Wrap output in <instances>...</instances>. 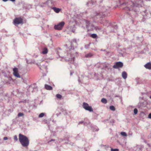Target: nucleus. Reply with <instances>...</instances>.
<instances>
[{
	"instance_id": "obj_44",
	"label": "nucleus",
	"mask_w": 151,
	"mask_h": 151,
	"mask_svg": "<svg viewBox=\"0 0 151 151\" xmlns=\"http://www.w3.org/2000/svg\"><path fill=\"white\" fill-rule=\"evenodd\" d=\"M84 125H86L87 124V122L84 123L83 124Z\"/></svg>"
},
{
	"instance_id": "obj_32",
	"label": "nucleus",
	"mask_w": 151,
	"mask_h": 151,
	"mask_svg": "<svg viewBox=\"0 0 151 151\" xmlns=\"http://www.w3.org/2000/svg\"><path fill=\"white\" fill-rule=\"evenodd\" d=\"M111 151H119V149H113L111 148Z\"/></svg>"
},
{
	"instance_id": "obj_40",
	"label": "nucleus",
	"mask_w": 151,
	"mask_h": 151,
	"mask_svg": "<svg viewBox=\"0 0 151 151\" xmlns=\"http://www.w3.org/2000/svg\"><path fill=\"white\" fill-rule=\"evenodd\" d=\"M26 62L28 64H29V63H31L30 62H29L28 61V60H27V59H26Z\"/></svg>"
},
{
	"instance_id": "obj_52",
	"label": "nucleus",
	"mask_w": 151,
	"mask_h": 151,
	"mask_svg": "<svg viewBox=\"0 0 151 151\" xmlns=\"http://www.w3.org/2000/svg\"><path fill=\"white\" fill-rule=\"evenodd\" d=\"M28 112H30V111H29Z\"/></svg>"
},
{
	"instance_id": "obj_23",
	"label": "nucleus",
	"mask_w": 151,
	"mask_h": 151,
	"mask_svg": "<svg viewBox=\"0 0 151 151\" xmlns=\"http://www.w3.org/2000/svg\"><path fill=\"white\" fill-rule=\"evenodd\" d=\"M109 108L112 111H114L115 110V107L113 106H110Z\"/></svg>"
},
{
	"instance_id": "obj_15",
	"label": "nucleus",
	"mask_w": 151,
	"mask_h": 151,
	"mask_svg": "<svg viewBox=\"0 0 151 151\" xmlns=\"http://www.w3.org/2000/svg\"><path fill=\"white\" fill-rule=\"evenodd\" d=\"M45 88L47 90H51L52 89V87L50 86L45 84Z\"/></svg>"
},
{
	"instance_id": "obj_8",
	"label": "nucleus",
	"mask_w": 151,
	"mask_h": 151,
	"mask_svg": "<svg viewBox=\"0 0 151 151\" xmlns=\"http://www.w3.org/2000/svg\"><path fill=\"white\" fill-rule=\"evenodd\" d=\"M47 143L50 145H52L54 143L57 144V141L55 138H52L48 139Z\"/></svg>"
},
{
	"instance_id": "obj_51",
	"label": "nucleus",
	"mask_w": 151,
	"mask_h": 151,
	"mask_svg": "<svg viewBox=\"0 0 151 151\" xmlns=\"http://www.w3.org/2000/svg\"><path fill=\"white\" fill-rule=\"evenodd\" d=\"M40 69L41 70V68L40 67Z\"/></svg>"
},
{
	"instance_id": "obj_29",
	"label": "nucleus",
	"mask_w": 151,
	"mask_h": 151,
	"mask_svg": "<svg viewBox=\"0 0 151 151\" xmlns=\"http://www.w3.org/2000/svg\"><path fill=\"white\" fill-rule=\"evenodd\" d=\"M138 112L137 109L136 108H135L134 110V114H136Z\"/></svg>"
},
{
	"instance_id": "obj_12",
	"label": "nucleus",
	"mask_w": 151,
	"mask_h": 151,
	"mask_svg": "<svg viewBox=\"0 0 151 151\" xmlns=\"http://www.w3.org/2000/svg\"><path fill=\"white\" fill-rule=\"evenodd\" d=\"M51 9L53 10L56 13H58L61 10V9L56 7H52Z\"/></svg>"
},
{
	"instance_id": "obj_34",
	"label": "nucleus",
	"mask_w": 151,
	"mask_h": 151,
	"mask_svg": "<svg viewBox=\"0 0 151 151\" xmlns=\"http://www.w3.org/2000/svg\"><path fill=\"white\" fill-rule=\"evenodd\" d=\"M33 89V88L31 87H29L28 89V91H30V90H32Z\"/></svg>"
},
{
	"instance_id": "obj_43",
	"label": "nucleus",
	"mask_w": 151,
	"mask_h": 151,
	"mask_svg": "<svg viewBox=\"0 0 151 151\" xmlns=\"http://www.w3.org/2000/svg\"><path fill=\"white\" fill-rule=\"evenodd\" d=\"M114 28H117V26L116 25H115L114 27Z\"/></svg>"
},
{
	"instance_id": "obj_50",
	"label": "nucleus",
	"mask_w": 151,
	"mask_h": 151,
	"mask_svg": "<svg viewBox=\"0 0 151 151\" xmlns=\"http://www.w3.org/2000/svg\"><path fill=\"white\" fill-rule=\"evenodd\" d=\"M150 97L151 99V96H150Z\"/></svg>"
},
{
	"instance_id": "obj_36",
	"label": "nucleus",
	"mask_w": 151,
	"mask_h": 151,
	"mask_svg": "<svg viewBox=\"0 0 151 151\" xmlns=\"http://www.w3.org/2000/svg\"><path fill=\"white\" fill-rule=\"evenodd\" d=\"M59 142H61L63 141L64 140V139H62L60 138L59 139Z\"/></svg>"
},
{
	"instance_id": "obj_9",
	"label": "nucleus",
	"mask_w": 151,
	"mask_h": 151,
	"mask_svg": "<svg viewBox=\"0 0 151 151\" xmlns=\"http://www.w3.org/2000/svg\"><path fill=\"white\" fill-rule=\"evenodd\" d=\"M101 1H100L99 0H91V1H89L87 3L86 5L88 6H91L94 4L96 2H100L101 3Z\"/></svg>"
},
{
	"instance_id": "obj_25",
	"label": "nucleus",
	"mask_w": 151,
	"mask_h": 151,
	"mask_svg": "<svg viewBox=\"0 0 151 151\" xmlns=\"http://www.w3.org/2000/svg\"><path fill=\"white\" fill-rule=\"evenodd\" d=\"M120 134L123 136L125 137L127 136L126 133L124 132H122Z\"/></svg>"
},
{
	"instance_id": "obj_7",
	"label": "nucleus",
	"mask_w": 151,
	"mask_h": 151,
	"mask_svg": "<svg viewBox=\"0 0 151 151\" xmlns=\"http://www.w3.org/2000/svg\"><path fill=\"white\" fill-rule=\"evenodd\" d=\"M123 63L121 62H116V64L114 65L113 67L114 68L117 69L119 68H121L123 67Z\"/></svg>"
},
{
	"instance_id": "obj_48",
	"label": "nucleus",
	"mask_w": 151,
	"mask_h": 151,
	"mask_svg": "<svg viewBox=\"0 0 151 151\" xmlns=\"http://www.w3.org/2000/svg\"><path fill=\"white\" fill-rule=\"evenodd\" d=\"M78 82H80V78H78Z\"/></svg>"
},
{
	"instance_id": "obj_30",
	"label": "nucleus",
	"mask_w": 151,
	"mask_h": 151,
	"mask_svg": "<svg viewBox=\"0 0 151 151\" xmlns=\"http://www.w3.org/2000/svg\"><path fill=\"white\" fill-rule=\"evenodd\" d=\"M33 64H36L38 67L40 66V63H37L36 62H34Z\"/></svg>"
},
{
	"instance_id": "obj_28",
	"label": "nucleus",
	"mask_w": 151,
	"mask_h": 151,
	"mask_svg": "<svg viewBox=\"0 0 151 151\" xmlns=\"http://www.w3.org/2000/svg\"><path fill=\"white\" fill-rule=\"evenodd\" d=\"M44 115H45V114L44 113H42L39 114V117L40 118L44 116Z\"/></svg>"
},
{
	"instance_id": "obj_20",
	"label": "nucleus",
	"mask_w": 151,
	"mask_h": 151,
	"mask_svg": "<svg viewBox=\"0 0 151 151\" xmlns=\"http://www.w3.org/2000/svg\"><path fill=\"white\" fill-rule=\"evenodd\" d=\"M90 125L91 129L93 131H98L99 130V129L98 128H94L93 126H92V125Z\"/></svg>"
},
{
	"instance_id": "obj_54",
	"label": "nucleus",
	"mask_w": 151,
	"mask_h": 151,
	"mask_svg": "<svg viewBox=\"0 0 151 151\" xmlns=\"http://www.w3.org/2000/svg\"><path fill=\"white\" fill-rule=\"evenodd\" d=\"M59 49L61 50V49L60 48H59Z\"/></svg>"
},
{
	"instance_id": "obj_38",
	"label": "nucleus",
	"mask_w": 151,
	"mask_h": 151,
	"mask_svg": "<svg viewBox=\"0 0 151 151\" xmlns=\"http://www.w3.org/2000/svg\"><path fill=\"white\" fill-rule=\"evenodd\" d=\"M76 39L73 40L72 41V42L73 43H76Z\"/></svg>"
},
{
	"instance_id": "obj_37",
	"label": "nucleus",
	"mask_w": 151,
	"mask_h": 151,
	"mask_svg": "<svg viewBox=\"0 0 151 151\" xmlns=\"http://www.w3.org/2000/svg\"><path fill=\"white\" fill-rule=\"evenodd\" d=\"M148 118L151 119V113L148 115Z\"/></svg>"
},
{
	"instance_id": "obj_19",
	"label": "nucleus",
	"mask_w": 151,
	"mask_h": 151,
	"mask_svg": "<svg viewBox=\"0 0 151 151\" xmlns=\"http://www.w3.org/2000/svg\"><path fill=\"white\" fill-rule=\"evenodd\" d=\"M88 105V104L86 102H83V107L85 110L86 109H87V108Z\"/></svg>"
},
{
	"instance_id": "obj_14",
	"label": "nucleus",
	"mask_w": 151,
	"mask_h": 151,
	"mask_svg": "<svg viewBox=\"0 0 151 151\" xmlns=\"http://www.w3.org/2000/svg\"><path fill=\"white\" fill-rule=\"evenodd\" d=\"M122 76L124 79H126L127 77V74L125 71H123L122 73Z\"/></svg>"
},
{
	"instance_id": "obj_18",
	"label": "nucleus",
	"mask_w": 151,
	"mask_h": 151,
	"mask_svg": "<svg viewBox=\"0 0 151 151\" xmlns=\"http://www.w3.org/2000/svg\"><path fill=\"white\" fill-rule=\"evenodd\" d=\"M87 109H86V110L90 112H92L93 111V110L92 108V107L91 106H89V105L87 107Z\"/></svg>"
},
{
	"instance_id": "obj_35",
	"label": "nucleus",
	"mask_w": 151,
	"mask_h": 151,
	"mask_svg": "<svg viewBox=\"0 0 151 151\" xmlns=\"http://www.w3.org/2000/svg\"><path fill=\"white\" fill-rule=\"evenodd\" d=\"M8 139V138L7 137H4L3 138V139L4 140H6Z\"/></svg>"
},
{
	"instance_id": "obj_31",
	"label": "nucleus",
	"mask_w": 151,
	"mask_h": 151,
	"mask_svg": "<svg viewBox=\"0 0 151 151\" xmlns=\"http://www.w3.org/2000/svg\"><path fill=\"white\" fill-rule=\"evenodd\" d=\"M24 114L23 113H21V112H20V113H19L18 114V117H20V116H22L24 115Z\"/></svg>"
},
{
	"instance_id": "obj_41",
	"label": "nucleus",
	"mask_w": 151,
	"mask_h": 151,
	"mask_svg": "<svg viewBox=\"0 0 151 151\" xmlns=\"http://www.w3.org/2000/svg\"><path fill=\"white\" fill-rule=\"evenodd\" d=\"M89 46V45H86L85 46V47L86 48H88Z\"/></svg>"
},
{
	"instance_id": "obj_10",
	"label": "nucleus",
	"mask_w": 151,
	"mask_h": 151,
	"mask_svg": "<svg viewBox=\"0 0 151 151\" xmlns=\"http://www.w3.org/2000/svg\"><path fill=\"white\" fill-rule=\"evenodd\" d=\"M13 74L17 78H20V76L18 73V69L17 68H14L13 69Z\"/></svg>"
},
{
	"instance_id": "obj_21",
	"label": "nucleus",
	"mask_w": 151,
	"mask_h": 151,
	"mask_svg": "<svg viewBox=\"0 0 151 151\" xmlns=\"http://www.w3.org/2000/svg\"><path fill=\"white\" fill-rule=\"evenodd\" d=\"M101 101L104 104H106L107 102L106 99L104 98H102L101 100Z\"/></svg>"
},
{
	"instance_id": "obj_4",
	"label": "nucleus",
	"mask_w": 151,
	"mask_h": 151,
	"mask_svg": "<svg viewBox=\"0 0 151 151\" xmlns=\"http://www.w3.org/2000/svg\"><path fill=\"white\" fill-rule=\"evenodd\" d=\"M84 22L86 24V26L88 31L93 30L95 28L96 29V30L97 29H101V28L98 27H95L88 20H85Z\"/></svg>"
},
{
	"instance_id": "obj_13",
	"label": "nucleus",
	"mask_w": 151,
	"mask_h": 151,
	"mask_svg": "<svg viewBox=\"0 0 151 151\" xmlns=\"http://www.w3.org/2000/svg\"><path fill=\"white\" fill-rule=\"evenodd\" d=\"M145 67L147 69H151V63L149 62L144 65Z\"/></svg>"
},
{
	"instance_id": "obj_39",
	"label": "nucleus",
	"mask_w": 151,
	"mask_h": 151,
	"mask_svg": "<svg viewBox=\"0 0 151 151\" xmlns=\"http://www.w3.org/2000/svg\"><path fill=\"white\" fill-rule=\"evenodd\" d=\"M47 2H45L44 3H43V4H47ZM41 6V7H43L44 6V5H40Z\"/></svg>"
},
{
	"instance_id": "obj_17",
	"label": "nucleus",
	"mask_w": 151,
	"mask_h": 151,
	"mask_svg": "<svg viewBox=\"0 0 151 151\" xmlns=\"http://www.w3.org/2000/svg\"><path fill=\"white\" fill-rule=\"evenodd\" d=\"M66 60L70 61L71 62H73L74 61V57L72 55L70 56V58H69L68 59H66Z\"/></svg>"
},
{
	"instance_id": "obj_49",
	"label": "nucleus",
	"mask_w": 151,
	"mask_h": 151,
	"mask_svg": "<svg viewBox=\"0 0 151 151\" xmlns=\"http://www.w3.org/2000/svg\"><path fill=\"white\" fill-rule=\"evenodd\" d=\"M23 111H25V112H27V111L26 110H23Z\"/></svg>"
},
{
	"instance_id": "obj_3",
	"label": "nucleus",
	"mask_w": 151,
	"mask_h": 151,
	"mask_svg": "<svg viewBox=\"0 0 151 151\" xmlns=\"http://www.w3.org/2000/svg\"><path fill=\"white\" fill-rule=\"evenodd\" d=\"M109 9V8L108 7H103L102 8V12H99L95 13V15H93V17H95L96 16V18H98V17H104L106 16V14L104 13V12L107 11Z\"/></svg>"
},
{
	"instance_id": "obj_27",
	"label": "nucleus",
	"mask_w": 151,
	"mask_h": 151,
	"mask_svg": "<svg viewBox=\"0 0 151 151\" xmlns=\"http://www.w3.org/2000/svg\"><path fill=\"white\" fill-rule=\"evenodd\" d=\"M56 97L58 99H61L62 98V96L60 94H57L56 95Z\"/></svg>"
},
{
	"instance_id": "obj_6",
	"label": "nucleus",
	"mask_w": 151,
	"mask_h": 151,
	"mask_svg": "<svg viewBox=\"0 0 151 151\" xmlns=\"http://www.w3.org/2000/svg\"><path fill=\"white\" fill-rule=\"evenodd\" d=\"M22 19L21 17L15 18L14 20V24H18L22 23Z\"/></svg>"
},
{
	"instance_id": "obj_22",
	"label": "nucleus",
	"mask_w": 151,
	"mask_h": 151,
	"mask_svg": "<svg viewBox=\"0 0 151 151\" xmlns=\"http://www.w3.org/2000/svg\"><path fill=\"white\" fill-rule=\"evenodd\" d=\"M137 149L135 150V151H141V146H138L137 147Z\"/></svg>"
},
{
	"instance_id": "obj_1",
	"label": "nucleus",
	"mask_w": 151,
	"mask_h": 151,
	"mask_svg": "<svg viewBox=\"0 0 151 151\" xmlns=\"http://www.w3.org/2000/svg\"><path fill=\"white\" fill-rule=\"evenodd\" d=\"M143 1L142 0H136L135 2L134 3L132 1H129V4L126 2L123 3L122 4V5H125L129 6L130 5L129 7L130 8H129V10L131 11L133 9V8L134 7H139L142 6V3Z\"/></svg>"
},
{
	"instance_id": "obj_2",
	"label": "nucleus",
	"mask_w": 151,
	"mask_h": 151,
	"mask_svg": "<svg viewBox=\"0 0 151 151\" xmlns=\"http://www.w3.org/2000/svg\"><path fill=\"white\" fill-rule=\"evenodd\" d=\"M19 140L22 145L24 147H27L29 145V142L27 137L21 134H19Z\"/></svg>"
},
{
	"instance_id": "obj_11",
	"label": "nucleus",
	"mask_w": 151,
	"mask_h": 151,
	"mask_svg": "<svg viewBox=\"0 0 151 151\" xmlns=\"http://www.w3.org/2000/svg\"><path fill=\"white\" fill-rule=\"evenodd\" d=\"M101 23V24H103L104 25L107 27L109 26L110 24V22L108 20L105 19H103Z\"/></svg>"
},
{
	"instance_id": "obj_47",
	"label": "nucleus",
	"mask_w": 151,
	"mask_h": 151,
	"mask_svg": "<svg viewBox=\"0 0 151 151\" xmlns=\"http://www.w3.org/2000/svg\"><path fill=\"white\" fill-rule=\"evenodd\" d=\"M74 47H72V46H71V49H74Z\"/></svg>"
},
{
	"instance_id": "obj_45",
	"label": "nucleus",
	"mask_w": 151,
	"mask_h": 151,
	"mask_svg": "<svg viewBox=\"0 0 151 151\" xmlns=\"http://www.w3.org/2000/svg\"><path fill=\"white\" fill-rule=\"evenodd\" d=\"M73 72H72L71 71L70 72V75L72 76L73 75Z\"/></svg>"
},
{
	"instance_id": "obj_46",
	"label": "nucleus",
	"mask_w": 151,
	"mask_h": 151,
	"mask_svg": "<svg viewBox=\"0 0 151 151\" xmlns=\"http://www.w3.org/2000/svg\"><path fill=\"white\" fill-rule=\"evenodd\" d=\"M83 123V121H81V122H80L79 123V124H81V123Z\"/></svg>"
},
{
	"instance_id": "obj_5",
	"label": "nucleus",
	"mask_w": 151,
	"mask_h": 151,
	"mask_svg": "<svg viewBox=\"0 0 151 151\" xmlns=\"http://www.w3.org/2000/svg\"><path fill=\"white\" fill-rule=\"evenodd\" d=\"M65 24L64 22H62L57 24L55 25L54 28L55 29L60 30L61 29Z\"/></svg>"
},
{
	"instance_id": "obj_24",
	"label": "nucleus",
	"mask_w": 151,
	"mask_h": 151,
	"mask_svg": "<svg viewBox=\"0 0 151 151\" xmlns=\"http://www.w3.org/2000/svg\"><path fill=\"white\" fill-rule=\"evenodd\" d=\"M91 36L93 38H96L97 37V35L96 34H93L91 35Z\"/></svg>"
},
{
	"instance_id": "obj_16",
	"label": "nucleus",
	"mask_w": 151,
	"mask_h": 151,
	"mask_svg": "<svg viewBox=\"0 0 151 151\" xmlns=\"http://www.w3.org/2000/svg\"><path fill=\"white\" fill-rule=\"evenodd\" d=\"M48 52L47 49L46 47L43 48L42 49V53L43 54H45L47 53Z\"/></svg>"
},
{
	"instance_id": "obj_42",
	"label": "nucleus",
	"mask_w": 151,
	"mask_h": 151,
	"mask_svg": "<svg viewBox=\"0 0 151 151\" xmlns=\"http://www.w3.org/2000/svg\"><path fill=\"white\" fill-rule=\"evenodd\" d=\"M44 67L45 68V69L46 70H47V66H45V65H44Z\"/></svg>"
},
{
	"instance_id": "obj_26",
	"label": "nucleus",
	"mask_w": 151,
	"mask_h": 151,
	"mask_svg": "<svg viewBox=\"0 0 151 151\" xmlns=\"http://www.w3.org/2000/svg\"><path fill=\"white\" fill-rule=\"evenodd\" d=\"M92 55L91 53H88L86 54L85 55V57L86 58H89L92 56Z\"/></svg>"
},
{
	"instance_id": "obj_33",
	"label": "nucleus",
	"mask_w": 151,
	"mask_h": 151,
	"mask_svg": "<svg viewBox=\"0 0 151 151\" xmlns=\"http://www.w3.org/2000/svg\"><path fill=\"white\" fill-rule=\"evenodd\" d=\"M14 140L16 141H17L18 140L17 137L16 135H15L14 137Z\"/></svg>"
},
{
	"instance_id": "obj_53",
	"label": "nucleus",
	"mask_w": 151,
	"mask_h": 151,
	"mask_svg": "<svg viewBox=\"0 0 151 151\" xmlns=\"http://www.w3.org/2000/svg\"><path fill=\"white\" fill-rule=\"evenodd\" d=\"M58 151H60V150H58Z\"/></svg>"
}]
</instances>
